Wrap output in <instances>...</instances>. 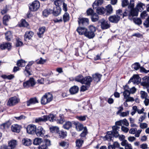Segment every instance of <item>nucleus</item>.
<instances>
[{
  "label": "nucleus",
  "instance_id": "nucleus-9",
  "mask_svg": "<svg viewBox=\"0 0 149 149\" xmlns=\"http://www.w3.org/2000/svg\"><path fill=\"white\" fill-rule=\"evenodd\" d=\"M38 137H43L45 134V132L43 128L41 126L37 128L35 133Z\"/></svg>",
  "mask_w": 149,
  "mask_h": 149
},
{
  "label": "nucleus",
  "instance_id": "nucleus-21",
  "mask_svg": "<svg viewBox=\"0 0 149 149\" xmlns=\"http://www.w3.org/2000/svg\"><path fill=\"white\" fill-rule=\"evenodd\" d=\"M38 102V101L36 97H33L31 98L29 100L27 101L26 103L27 106H29Z\"/></svg>",
  "mask_w": 149,
  "mask_h": 149
},
{
  "label": "nucleus",
  "instance_id": "nucleus-59",
  "mask_svg": "<svg viewBox=\"0 0 149 149\" xmlns=\"http://www.w3.org/2000/svg\"><path fill=\"white\" fill-rule=\"evenodd\" d=\"M65 120L64 119V117L63 116H60V119H58L57 120V123L62 124L64 122Z\"/></svg>",
  "mask_w": 149,
  "mask_h": 149
},
{
  "label": "nucleus",
  "instance_id": "nucleus-13",
  "mask_svg": "<svg viewBox=\"0 0 149 149\" xmlns=\"http://www.w3.org/2000/svg\"><path fill=\"white\" fill-rule=\"evenodd\" d=\"M141 80V78L138 75H134L130 78L129 82H132L134 84H138L140 82Z\"/></svg>",
  "mask_w": 149,
  "mask_h": 149
},
{
  "label": "nucleus",
  "instance_id": "nucleus-48",
  "mask_svg": "<svg viewBox=\"0 0 149 149\" xmlns=\"http://www.w3.org/2000/svg\"><path fill=\"white\" fill-rule=\"evenodd\" d=\"M57 134H58L60 136V137L64 138L67 135V133L66 132H65L62 131L58 130Z\"/></svg>",
  "mask_w": 149,
  "mask_h": 149
},
{
  "label": "nucleus",
  "instance_id": "nucleus-55",
  "mask_svg": "<svg viewBox=\"0 0 149 149\" xmlns=\"http://www.w3.org/2000/svg\"><path fill=\"white\" fill-rule=\"evenodd\" d=\"M87 134V130L86 127H85L84 129L81 133L80 134V136L81 137H84Z\"/></svg>",
  "mask_w": 149,
  "mask_h": 149
},
{
  "label": "nucleus",
  "instance_id": "nucleus-12",
  "mask_svg": "<svg viewBox=\"0 0 149 149\" xmlns=\"http://www.w3.org/2000/svg\"><path fill=\"white\" fill-rule=\"evenodd\" d=\"M48 120V117L47 116H44L41 117H38L35 119V122L36 123L40 124L42 122H45Z\"/></svg>",
  "mask_w": 149,
  "mask_h": 149
},
{
  "label": "nucleus",
  "instance_id": "nucleus-5",
  "mask_svg": "<svg viewBox=\"0 0 149 149\" xmlns=\"http://www.w3.org/2000/svg\"><path fill=\"white\" fill-rule=\"evenodd\" d=\"M19 101V100L16 96L10 98L7 103L8 106L11 107L17 104Z\"/></svg>",
  "mask_w": 149,
  "mask_h": 149
},
{
  "label": "nucleus",
  "instance_id": "nucleus-38",
  "mask_svg": "<svg viewBox=\"0 0 149 149\" xmlns=\"http://www.w3.org/2000/svg\"><path fill=\"white\" fill-rule=\"evenodd\" d=\"M46 28L45 27H42L39 28V32L38 35L39 37H41V36L44 33L45 30Z\"/></svg>",
  "mask_w": 149,
  "mask_h": 149
},
{
  "label": "nucleus",
  "instance_id": "nucleus-32",
  "mask_svg": "<svg viewBox=\"0 0 149 149\" xmlns=\"http://www.w3.org/2000/svg\"><path fill=\"white\" fill-rule=\"evenodd\" d=\"M22 142L23 144L26 146H29L31 144V141L28 138L24 139Z\"/></svg>",
  "mask_w": 149,
  "mask_h": 149
},
{
  "label": "nucleus",
  "instance_id": "nucleus-60",
  "mask_svg": "<svg viewBox=\"0 0 149 149\" xmlns=\"http://www.w3.org/2000/svg\"><path fill=\"white\" fill-rule=\"evenodd\" d=\"M41 103L42 104H45L48 103V101L46 100L44 95L42 97L41 100Z\"/></svg>",
  "mask_w": 149,
  "mask_h": 149
},
{
  "label": "nucleus",
  "instance_id": "nucleus-39",
  "mask_svg": "<svg viewBox=\"0 0 149 149\" xmlns=\"http://www.w3.org/2000/svg\"><path fill=\"white\" fill-rule=\"evenodd\" d=\"M76 128L78 131H81L84 129V127L83 125L79 123H77L76 124Z\"/></svg>",
  "mask_w": 149,
  "mask_h": 149
},
{
  "label": "nucleus",
  "instance_id": "nucleus-31",
  "mask_svg": "<svg viewBox=\"0 0 149 149\" xmlns=\"http://www.w3.org/2000/svg\"><path fill=\"white\" fill-rule=\"evenodd\" d=\"M102 76V75L100 74L96 73L93 75V79L97 82L100 80Z\"/></svg>",
  "mask_w": 149,
  "mask_h": 149
},
{
  "label": "nucleus",
  "instance_id": "nucleus-10",
  "mask_svg": "<svg viewBox=\"0 0 149 149\" xmlns=\"http://www.w3.org/2000/svg\"><path fill=\"white\" fill-rule=\"evenodd\" d=\"M78 22L80 26H87L89 24V20L86 18L79 17L78 18Z\"/></svg>",
  "mask_w": 149,
  "mask_h": 149
},
{
  "label": "nucleus",
  "instance_id": "nucleus-37",
  "mask_svg": "<svg viewBox=\"0 0 149 149\" xmlns=\"http://www.w3.org/2000/svg\"><path fill=\"white\" fill-rule=\"evenodd\" d=\"M44 95L48 103L49 102L52 100L53 97L51 94L49 93H48L45 94Z\"/></svg>",
  "mask_w": 149,
  "mask_h": 149
},
{
  "label": "nucleus",
  "instance_id": "nucleus-17",
  "mask_svg": "<svg viewBox=\"0 0 149 149\" xmlns=\"http://www.w3.org/2000/svg\"><path fill=\"white\" fill-rule=\"evenodd\" d=\"M143 81L141 83L142 86L148 87L149 86V76H146L143 78Z\"/></svg>",
  "mask_w": 149,
  "mask_h": 149
},
{
  "label": "nucleus",
  "instance_id": "nucleus-64",
  "mask_svg": "<svg viewBox=\"0 0 149 149\" xmlns=\"http://www.w3.org/2000/svg\"><path fill=\"white\" fill-rule=\"evenodd\" d=\"M23 45V43L19 39L16 40V46L17 47H18L22 46Z\"/></svg>",
  "mask_w": 149,
  "mask_h": 149
},
{
  "label": "nucleus",
  "instance_id": "nucleus-57",
  "mask_svg": "<svg viewBox=\"0 0 149 149\" xmlns=\"http://www.w3.org/2000/svg\"><path fill=\"white\" fill-rule=\"evenodd\" d=\"M132 67L135 70H137L139 68L140 65L139 63H136L132 65Z\"/></svg>",
  "mask_w": 149,
  "mask_h": 149
},
{
  "label": "nucleus",
  "instance_id": "nucleus-27",
  "mask_svg": "<svg viewBox=\"0 0 149 149\" xmlns=\"http://www.w3.org/2000/svg\"><path fill=\"white\" fill-rule=\"evenodd\" d=\"M103 2V0H96L93 3V8H96L99 6L101 5Z\"/></svg>",
  "mask_w": 149,
  "mask_h": 149
},
{
  "label": "nucleus",
  "instance_id": "nucleus-47",
  "mask_svg": "<svg viewBox=\"0 0 149 149\" xmlns=\"http://www.w3.org/2000/svg\"><path fill=\"white\" fill-rule=\"evenodd\" d=\"M99 19V16L96 13H94L91 16L92 21L93 22L97 21Z\"/></svg>",
  "mask_w": 149,
  "mask_h": 149
},
{
  "label": "nucleus",
  "instance_id": "nucleus-35",
  "mask_svg": "<svg viewBox=\"0 0 149 149\" xmlns=\"http://www.w3.org/2000/svg\"><path fill=\"white\" fill-rule=\"evenodd\" d=\"M42 139L37 138L35 139L33 141V143L34 145H37L39 144H41L42 142H43Z\"/></svg>",
  "mask_w": 149,
  "mask_h": 149
},
{
  "label": "nucleus",
  "instance_id": "nucleus-42",
  "mask_svg": "<svg viewBox=\"0 0 149 149\" xmlns=\"http://www.w3.org/2000/svg\"><path fill=\"white\" fill-rule=\"evenodd\" d=\"M48 120L51 121L53 122L56 119V116L55 115L52 114H50L48 115Z\"/></svg>",
  "mask_w": 149,
  "mask_h": 149
},
{
  "label": "nucleus",
  "instance_id": "nucleus-14",
  "mask_svg": "<svg viewBox=\"0 0 149 149\" xmlns=\"http://www.w3.org/2000/svg\"><path fill=\"white\" fill-rule=\"evenodd\" d=\"M101 27L103 29H106L109 28L110 27L109 23L108 21H106L104 19L101 21Z\"/></svg>",
  "mask_w": 149,
  "mask_h": 149
},
{
  "label": "nucleus",
  "instance_id": "nucleus-44",
  "mask_svg": "<svg viewBox=\"0 0 149 149\" xmlns=\"http://www.w3.org/2000/svg\"><path fill=\"white\" fill-rule=\"evenodd\" d=\"M49 130L50 132L52 133H58L59 129L57 126H52L49 128Z\"/></svg>",
  "mask_w": 149,
  "mask_h": 149
},
{
  "label": "nucleus",
  "instance_id": "nucleus-28",
  "mask_svg": "<svg viewBox=\"0 0 149 149\" xmlns=\"http://www.w3.org/2000/svg\"><path fill=\"white\" fill-rule=\"evenodd\" d=\"M10 19V17L9 15H4L3 18V23L4 25H7V23Z\"/></svg>",
  "mask_w": 149,
  "mask_h": 149
},
{
  "label": "nucleus",
  "instance_id": "nucleus-43",
  "mask_svg": "<svg viewBox=\"0 0 149 149\" xmlns=\"http://www.w3.org/2000/svg\"><path fill=\"white\" fill-rule=\"evenodd\" d=\"M6 38L8 41H10L12 38V35L10 31H8L5 33Z\"/></svg>",
  "mask_w": 149,
  "mask_h": 149
},
{
  "label": "nucleus",
  "instance_id": "nucleus-49",
  "mask_svg": "<svg viewBox=\"0 0 149 149\" xmlns=\"http://www.w3.org/2000/svg\"><path fill=\"white\" fill-rule=\"evenodd\" d=\"M130 4L128 0H122L121 1V5L123 7L129 6Z\"/></svg>",
  "mask_w": 149,
  "mask_h": 149
},
{
  "label": "nucleus",
  "instance_id": "nucleus-58",
  "mask_svg": "<svg viewBox=\"0 0 149 149\" xmlns=\"http://www.w3.org/2000/svg\"><path fill=\"white\" fill-rule=\"evenodd\" d=\"M140 94L141 97L142 99L146 98L148 96L147 93L143 91H141Z\"/></svg>",
  "mask_w": 149,
  "mask_h": 149
},
{
  "label": "nucleus",
  "instance_id": "nucleus-51",
  "mask_svg": "<svg viewBox=\"0 0 149 149\" xmlns=\"http://www.w3.org/2000/svg\"><path fill=\"white\" fill-rule=\"evenodd\" d=\"M64 1V0H56L54 1V3L56 6L58 7L61 5L62 2H63Z\"/></svg>",
  "mask_w": 149,
  "mask_h": 149
},
{
  "label": "nucleus",
  "instance_id": "nucleus-40",
  "mask_svg": "<svg viewBox=\"0 0 149 149\" xmlns=\"http://www.w3.org/2000/svg\"><path fill=\"white\" fill-rule=\"evenodd\" d=\"M72 126V123L70 121L66 122L63 125V127L64 128L68 130Z\"/></svg>",
  "mask_w": 149,
  "mask_h": 149
},
{
  "label": "nucleus",
  "instance_id": "nucleus-16",
  "mask_svg": "<svg viewBox=\"0 0 149 149\" xmlns=\"http://www.w3.org/2000/svg\"><path fill=\"white\" fill-rule=\"evenodd\" d=\"M11 44L9 42H7L1 44L0 45V47L2 49H7L8 50L12 48Z\"/></svg>",
  "mask_w": 149,
  "mask_h": 149
},
{
  "label": "nucleus",
  "instance_id": "nucleus-53",
  "mask_svg": "<svg viewBox=\"0 0 149 149\" xmlns=\"http://www.w3.org/2000/svg\"><path fill=\"white\" fill-rule=\"evenodd\" d=\"M28 23L25 21V20L22 19L21 21V22L20 24V26L22 27H27L28 26Z\"/></svg>",
  "mask_w": 149,
  "mask_h": 149
},
{
  "label": "nucleus",
  "instance_id": "nucleus-41",
  "mask_svg": "<svg viewBox=\"0 0 149 149\" xmlns=\"http://www.w3.org/2000/svg\"><path fill=\"white\" fill-rule=\"evenodd\" d=\"M84 77L81 75H79L77 76L75 78V80L76 81L79 82L82 84L83 81Z\"/></svg>",
  "mask_w": 149,
  "mask_h": 149
},
{
  "label": "nucleus",
  "instance_id": "nucleus-52",
  "mask_svg": "<svg viewBox=\"0 0 149 149\" xmlns=\"http://www.w3.org/2000/svg\"><path fill=\"white\" fill-rule=\"evenodd\" d=\"M63 21L65 22L68 21L69 19V14L67 13H65L63 15Z\"/></svg>",
  "mask_w": 149,
  "mask_h": 149
},
{
  "label": "nucleus",
  "instance_id": "nucleus-30",
  "mask_svg": "<svg viewBox=\"0 0 149 149\" xmlns=\"http://www.w3.org/2000/svg\"><path fill=\"white\" fill-rule=\"evenodd\" d=\"M24 73L26 76H29L31 74L30 67L29 66H26L24 71Z\"/></svg>",
  "mask_w": 149,
  "mask_h": 149
},
{
  "label": "nucleus",
  "instance_id": "nucleus-1",
  "mask_svg": "<svg viewBox=\"0 0 149 149\" xmlns=\"http://www.w3.org/2000/svg\"><path fill=\"white\" fill-rule=\"evenodd\" d=\"M120 127L116 126H113L112 127V130L111 131L108 132L105 136V138L108 141H111L112 137L114 136L117 137L119 135L118 130Z\"/></svg>",
  "mask_w": 149,
  "mask_h": 149
},
{
  "label": "nucleus",
  "instance_id": "nucleus-56",
  "mask_svg": "<svg viewBox=\"0 0 149 149\" xmlns=\"http://www.w3.org/2000/svg\"><path fill=\"white\" fill-rule=\"evenodd\" d=\"M46 60L42 59L40 58L39 59H38L36 61V62L38 64H43L45 63Z\"/></svg>",
  "mask_w": 149,
  "mask_h": 149
},
{
  "label": "nucleus",
  "instance_id": "nucleus-8",
  "mask_svg": "<svg viewBox=\"0 0 149 149\" xmlns=\"http://www.w3.org/2000/svg\"><path fill=\"white\" fill-rule=\"evenodd\" d=\"M40 6L39 2L37 1H35L29 6V9L32 11H36L39 8Z\"/></svg>",
  "mask_w": 149,
  "mask_h": 149
},
{
  "label": "nucleus",
  "instance_id": "nucleus-54",
  "mask_svg": "<svg viewBox=\"0 0 149 149\" xmlns=\"http://www.w3.org/2000/svg\"><path fill=\"white\" fill-rule=\"evenodd\" d=\"M133 21L134 23L137 25H139L142 24V21L139 18H134L133 19Z\"/></svg>",
  "mask_w": 149,
  "mask_h": 149
},
{
  "label": "nucleus",
  "instance_id": "nucleus-63",
  "mask_svg": "<svg viewBox=\"0 0 149 149\" xmlns=\"http://www.w3.org/2000/svg\"><path fill=\"white\" fill-rule=\"evenodd\" d=\"M143 24L146 27H149V16L144 22Z\"/></svg>",
  "mask_w": 149,
  "mask_h": 149
},
{
  "label": "nucleus",
  "instance_id": "nucleus-62",
  "mask_svg": "<svg viewBox=\"0 0 149 149\" xmlns=\"http://www.w3.org/2000/svg\"><path fill=\"white\" fill-rule=\"evenodd\" d=\"M116 15L119 16L120 19L122 16L123 17L122 10L121 9L117 10L116 11Z\"/></svg>",
  "mask_w": 149,
  "mask_h": 149
},
{
  "label": "nucleus",
  "instance_id": "nucleus-45",
  "mask_svg": "<svg viewBox=\"0 0 149 149\" xmlns=\"http://www.w3.org/2000/svg\"><path fill=\"white\" fill-rule=\"evenodd\" d=\"M26 62L22 60H20L17 61V65L19 67H23L25 65Z\"/></svg>",
  "mask_w": 149,
  "mask_h": 149
},
{
  "label": "nucleus",
  "instance_id": "nucleus-6",
  "mask_svg": "<svg viewBox=\"0 0 149 149\" xmlns=\"http://www.w3.org/2000/svg\"><path fill=\"white\" fill-rule=\"evenodd\" d=\"M37 127L33 124H30L28 125L26 127V131L28 133L31 134H35Z\"/></svg>",
  "mask_w": 149,
  "mask_h": 149
},
{
  "label": "nucleus",
  "instance_id": "nucleus-46",
  "mask_svg": "<svg viewBox=\"0 0 149 149\" xmlns=\"http://www.w3.org/2000/svg\"><path fill=\"white\" fill-rule=\"evenodd\" d=\"M61 11V9L59 8H56L54 10H53L52 13L54 16H57L60 13Z\"/></svg>",
  "mask_w": 149,
  "mask_h": 149
},
{
  "label": "nucleus",
  "instance_id": "nucleus-11",
  "mask_svg": "<svg viewBox=\"0 0 149 149\" xmlns=\"http://www.w3.org/2000/svg\"><path fill=\"white\" fill-rule=\"evenodd\" d=\"M109 20L111 22L117 23L120 20V17L116 15L110 16L109 17Z\"/></svg>",
  "mask_w": 149,
  "mask_h": 149
},
{
  "label": "nucleus",
  "instance_id": "nucleus-4",
  "mask_svg": "<svg viewBox=\"0 0 149 149\" xmlns=\"http://www.w3.org/2000/svg\"><path fill=\"white\" fill-rule=\"evenodd\" d=\"M36 83V81L34 79L33 77H31L28 80L23 83V86L25 88H28L33 86Z\"/></svg>",
  "mask_w": 149,
  "mask_h": 149
},
{
  "label": "nucleus",
  "instance_id": "nucleus-34",
  "mask_svg": "<svg viewBox=\"0 0 149 149\" xmlns=\"http://www.w3.org/2000/svg\"><path fill=\"white\" fill-rule=\"evenodd\" d=\"M83 143V141L82 139H79L76 140V146L77 149L80 148V147H81Z\"/></svg>",
  "mask_w": 149,
  "mask_h": 149
},
{
  "label": "nucleus",
  "instance_id": "nucleus-26",
  "mask_svg": "<svg viewBox=\"0 0 149 149\" xmlns=\"http://www.w3.org/2000/svg\"><path fill=\"white\" fill-rule=\"evenodd\" d=\"M17 145V142L15 140H11L8 143V146L10 149H14Z\"/></svg>",
  "mask_w": 149,
  "mask_h": 149
},
{
  "label": "nucleus",
  "instance_id": "nucleus-24",
  "mask_svg": "<svg viewBox=\"0 0 149 149\" xmlns=\"http://www.w3.org/2000/svg\"><path fill=\"white\" fill-rule=\"evenodd\" d=\"M79 90L78 87L77 86H74L70 88L69 91L70 94L73 95L77 93L78 92Z\"/></svg>",
  "mask_w": 149,
  "mask_h": 149
},
{
  "label": "nucleus",
  "instance_id": "nucleus-50",
  "mask_svg": "<svg viewBox=\"0 0 149 149\" xmlns=\"http://www.w3.org/2000/svg\"><path fill=\"white\" fill-rule=\"evenodd\" d=\"M14 76L13 74L10 75H3L1 76V77L3 79H13Z\"/></svg>",
  "mask_w": 149,
  "mask_h": 149
},
{
  "label": "nucleus",
  "instance_id": "nucleus-15",
  "mask_svg": "<svg viewBox=\"0 0 149 149\" xmlns=\"http://www.w3.org/2000/svg\"><path fill=\"white\" fill-rule=\"evenodd\" d=\"M121 145L125 147V149H133L131 144L129 143L126 140H124L121 143Z\"/></svg>",
  "mask_w": 149,
  "mask_h": 149
},
{
  "label": "nucleus",
  "instance_id": "nucleus-29",
  "mask_svg": "<svg viewBox=\"0 0 149 149\" xmlns=\"http://www.w3.org/2000/svg\"><path fill=\"white\" fill-rule=\"evenodd\" d=\"M105 10L107 12V14H110L113 13V9L112 7L110 4L107 5L106 7Z\"/></svg>",
  "mask_w": 149,
  "mask_h": 149
},
{
  "label": "nucleus",
  "instance_id": "nucleus-2",
  "mask_svg": "<svg viewBox=\"0 0 149 149\" xmlns=\"http://www.w3.org/2000/svg\"><path fill=\"white\" fill-rule=\"evenodd\" d=\"M134 5L133 0H130V4L128 6V8L130 9L128 13L129 18L131 19L132 17L134 16H137L138 11L135 8H134Z\"/></svg>",
  "mask_w": 149,
  "mask_h": 149
},
{
  "label": "nucleus",
  "instance_id": "nucleus-7",
  "mask_svg": "<svg viewBox=\"0 0 149 149\" xmlns=\"http://www.w3.org/2000/svg\"><path fill=\"white\" fill-rule=\"evenodd\" d=\"M51 141L48 139H45L44 141L39 146L38 148L40 149H48V146L51 145Z\"/></svg>",
  "mask_w": 149,
  "mask_h": 149
},
{
  "label": "nucleus",
  "instance_id": "nucleus-36",
  "mask_svg": "<svg viewBox=\"0 0 149 149\" xmlns=\"http://www.w3.org/2000/svg\"><path fill=\"white\" fill-rule=\"evenodd\" d=\"M52 12L53 10L45 9L43 11L42 14L44 16L47 17L49 15L52 14Z\"/></svg>",
  "mask_w": 149,
  "mask_h": 149
},
{
  "label": "nucleus",
  "instance_id": "nucleus-61",
  "mask_svg": "<svg viewBox=\"0 0 149 149\" xmlns=\"http://www.w3.org/2000/svg\"><path fill=\"white\" fill-rule=\"evenodd\" d=\"M137 111V107L135 106L132 107V111L131 112L130 114L132 116H133L136 113Z\"/></svg>",
  "mask_w": 149,
  "mask_h": 149
},
{
  "label": "nucleus",
  "instance_id": "nucleus-19",
  "mask_svg": "<svg viewBox=\"0 0 149 149\" xmlns=\"http://www.w3.org/2000/svg\"><path fill=\"white\" fill-rule=\"evenodd\" d=\"M92 81V78L91 77L88 76L84 77L82 84L90 86L91 82Z\"/></svg>",
  "mask_w": 149,
  "mask_h": 149
},
{
  "label": "nucleus",
  "instance_id": "nucleus-18",
  "mask_svg": "<svg viewBox=\"0 0 149 149\" xmlns=\"http://www.w3.org/2000/svg\"><path fill=\"white\" fill-rule=\"evenodd\" d=\"M21 128V126L17 124L13 125L11 127V129L13 132L19 133Z\"/></svg>",
  "mask_w": 149,
  "mask_h": 149
},
{
  "label": "nucleus",
  "instance_id": "nucleus-3",
  "mask_svg": "<svg viewBox=\"0 0 149 149\" xmlns=\"http://www.w3.org/2000/svg\"><path fill=\"white\" fill-rule=\"evenodd\" d=\"M128 88V86H125L124 87L125 91L123 93L124 99H125V102H128L133 101H134V99L133 98L130 97V92L128 89H126V88Z\"/></svg>",
  "mask_w": 149,
  "mask_h": 149
},
{
  "label": "nucleus",
  "instance_id": "nucleus-33",
  "mask_svg": "<svg viewBox=\"0 0 149 149\" xmlns=\"http://www.w3.org/2000/svg\"><path fill=\"white\" fill-rule=\"evenodd\" d=\"M95 36V33L93 32L89 31H88L87 30V31L86 32L85 34V36L91 39L93 38Z\"/></svg>",
  "mask_w": 149,
  "mask_h": 149
},
{
  "label": "nucleus",
  "instance_id": "nucleus-23",
  "mask_svg": "<svg viewBox=\"0 0 149 149\" xmlns=\"http://www.w3.org/2000/svg\"><path fill=\"white\" fill-rule=\"evenodd\" d=\"M34 34L33 32L30 31H27L24 35V37L25 40H29L32 37Z\"/></svg>",
  "mask_w": 149,
  "mask_h": 149
},
{
  "label": "nucleus",
  "instance_id": "nucleus-22",
  "mask_svg": "<svg viewBox=\"0 0 149 149\" xmlns=\"http://www.w3.org/2000/svg\"><path fill=\"white\" fill-rule=\"evenodd\" d=\"M96 8H93L94 10H96V13L99 14L101 15L104 13L105 11V8L102 6H98Z\"/></svg>",
  "mask_w": 149,
  "mask_h": 149
},
{
  "label": "nucleus",
  "instance_id": "nucleus-20",
  "mask_svg": "<svg viewBox=\"0 0 149 149\" xmlns=\"http://www.w3.org/2000/svg\"><path fill=\"white\" fill-rule=\"evenodd\" d=\"M77 31L79 35H84L85 36L86 32L87 31V29L84 27H79L77 29Z\"/></svg>",
  "mask_w": 149,
  "mask_h": 149
},
{
  "label": "nucleus",
  "instance_id": "nucleus-25",
  "mask_svg": "<svg viewBox=\"0 0 149 149\" xmlns=\"http://www.w3.org/2000/svg\"><path fill=\"white\" fill-rule=\"evenodd\" d=\"M145 8L144 4L141 2H139L136 5V8L138 11L141 12L144 10Z\"/></svg>",
  "mask_w": 149,
  "mask_h": 149
}]
</instances>
